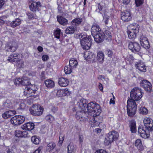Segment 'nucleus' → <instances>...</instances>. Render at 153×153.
<instances>
[{"instance_id":"obj_21","label":"nucleus","mask_w":153,"mask_h":153,"mask_svg":"<svg viewBox=\"0 0 153 153\" xmlns=\"http://www.w3.org/2000/svg\"><path fill=\"white\" fill-rule=\"evenodd\" d=\"M57 19L58 22L62 25L66 26L68 23V20L64 17L58 16H57Z\"/></svg>"},{"instance_id":"obj_37","label":"nucleus","mask_w":153,"mask_h":153,"mask_svg":"<svg viewBox=\"0 0 153 153\" xmlns=\"http://www.w3.org/2000/svg\"><path fill=\"white\" fill-rule=\"evenodd\" d=\"M91 114V113H90ZM91 116H92V120L93 119V121H92V123H94V125L95 126H98L100 123L102 122V120H98V117H97V115L96 116L93 117L92 115H91V114H90Z\"/></svg>"},{"instance_id":"obj_1","label":"nucleus","mask_w":153,"mask_h":153,"mask_svg":"<svg viewBox=\"0 0 153 153\" xmlns=\"http://www.w3.org/2000/svg\"><path fill=\"white\" fill-rule=\"evenodd\" d=\"M79 108L85 112L91 113V115L93 117L99 115L101 113V110L100 105L93 102H91L87 105V102L84 99H80L78 102L77 104Z\"/></svg>"},{"instance_id":"obj_38","label":"nucleus","mask_w":153,"mask_h":153,"mask_svg":"<svg viewBox=\"0 0 153 153\" xmlns=\"http://www.w3.org/2000/svg\"><path fill=\"white\" fill-rule=\"evenodd\" d=\"M22 81L21 85H28L31 84L30 80L27 77H24L22 78Z\"/></svg>"},{"instance_id":"obj_20","label":"nucleus","mask_w":153,"mask_h":153,"mask_svg":"<svg viewBox=\"0 0 153 153\" xmlns=\"http://www.w3.org/2000/svg\"><path fill=\"white\" fill-rule=\"evenodd\" d=\"M58 82L61 86L66 87L68 84L69 82L67 78L61 77L59 79Z\"/></svg>"},{"instance_id":"obj_53","label":"nucleus","mask_w":153,"mask_h":153,"mask_svg":"<svg viewBox=\"0 0 153 153\" xmlns=\"http://www.w3.org/2000/svg\"><path fill=\"white\" fill-rule=\"evenodd\" d=\"M28 18L29 19H32L35 18V16L31 12L28 13H27Z\"/></svg>"},{"instance_id":"obj_24","label":"nucleus","mask_w":153,"mask_h":153,"mask_svg":"<svg viewBox=\"0 0 153 153\" xmlns=\"http://www.w3.org/2000/svg\"><path fill=\"white\" fill-rule=\"evenodd\" d=\"M128 30L134 31L136 33H138L139 30V26L135 23L132 24L128 25Z\"/></svg>"},{"instance_id":"obj_46","label":"nucleus","mask_w":153,"mask_h":153,"mask_svg":"<svg viewBox=\"0 0 153 153\" xmlns=\"http://www.w3.org/2000/svg\"><path fill=\"white\" fill-rule=\"evenodd\" d=\"M45 119L47 120L51 123L54 120V118L52 116L49 114L46 117Z\"/></svg>"},{"instance_id":"obj_59","label":"nucleus","mask_w":153,"mask_h":153,"mask_svg":"<svg viewBox=\"0 0 153 153\" xmlns=\"http://www.w3.org/2000/svg\"><path fill=\"white\" fill-rule=\"evenodd\" d=\"M22 137H28V134L27 131H22Z\"/></svg>"},{"instance_id":"obj_49","label":"nucleus","mask_w":153,"mask_h":153,"mask_svg":"<svg viewBox=\"0 0 153 153\" xmlns=\"http://www.w3.org/2000/svg\"><path fill=\"white\" fill-rule=\"evenodd\" d=\"M17 62V66L19 68H23L24 66V62L22 60H19L16 62Z\"/></svg>"},{"instance_id":"obj_25","label":"nucleus","mask_w":153,"mask_h":153,"mask_svg":"<svg viewBox=\"0 0 153 153\" xmlns=\"http://www.w3.org/2000/svg\"><path fill=\"white\" fill-rule=\"evenodd\" d=\"M18 54L17 53H15L12 54L10 55L7 60L11 62H17L18 61Z\"/></svg>"},{"instance_id":"obj_42","label":"nucleus","mask_w":153,"mask_h":153,"mask_svg":"<svg viewBox=\"0 0 153 153\" xmlns=\"http://www.w3.org/2000/svg\"><path fill=\"white\" fill-rule=\"evenodd\" d=\"M32 142L35 144H38L39 143V139L36 136H34L31 138Z\"/></svg>"},{"instance_id":"obj_39","label":"nucleus","mask_w":153,"mask_h":153,"mask_svg":"<svg viewBox=\"0 0 153 153\" xmlns=\"http://www.w3.org/2000/svg\"><path fill=\"white\" fill-rule=\"evenodd\" d=\"M78 62L77 60L74 59H70L69 62V66H71L73 68H75Z\"/></svg>"},{"instance_id":"obj_55","label":"nucleus","mask_w":153,"mask_h":153,"mask_svg":"<svg viewBox=\"0 0 153 153\" xmlns=\"http://www.w3.org/2000/svg\"><path fill=\"white\" fill-rule=\"evenodd\" d=\"M107 55L109 57H111L113 55V52L110 50H108L106 51Z\"/></svg>"},{"instance_id":"obj_29","label":"nucleus","mask_w":153,"mask_h":153,"mask_svg":"<svg viewBox=\"0 0 153 153\" xmlns=\"http://www.w3.org/2000/svg\"><path fill=\"white\" fill-rule=\"evenodd\" d=\"M135 146L139 150L142 151L143 149V146L140 139H137L136 140Z\"/></svg>"},{"instance_id":"obj_58","label":"nucleus","mask_w":153,"mask_h":153,"mask_svg":"<svg viewBox=\"0 0 153 153\" xmlns=\"http://www.w3.org/2000/svg\"><path fill=\"white\" fill-rule=\"evenodd\" d=\"M94 153H107L106 151L103 149L98 150Z\"/></svg>"},{"instance_id":"obj_23","label":"nucleus","mask_w":153,"mask_h":153,"mask_svg":"<svg viewBox=\"0 0 153 153\" xmlns=\"http://www.w3.org/2000/svg\"><path fill=\"white\" fill-rule=\"evenodd\" d=\"M138 132L143 138H146L149 137V135L146 133L145 130L143 127H140L138 128Z\"/></svg>"},{"instance_id":"obj_17","label":"nucleus","mask_w":153,"mask_h":153,"mask_svg":"<svg viewBox=\"0 0 153 153\" xmlns=\"http://www.w3.org/2000/svg\"><path fill=\"white\" fill-rule=\"evenodd\" d=\"M24 91L30 97L36 96L37 94V93H38L36 90L33 89L30 87H26Z\"/></svg>"},{"instance_id":"obj_4","label":"nucleus","mask_w":153,"mask_h":153,"mask_svg":"<svg viewBox=\"0 0 153 153\" xmlns=\"http://www.w3.org/2000/svg\"><path fill=\"white\" fill-rule=\"evenodd\" d=\"M127 107L128 115L130 117L134 116L137 109L136 102L132 100H128L127 102Z\"/></svg>"},{"instance_id":"obj_34","label":"nucleus","mask_w":153,"mask_h":153,"mask_svg":"<svg viewBox=\"0 0 153 153\" xmlns=\"http://www.w3.org/2000/svg\"><path fill=\"white\" fill-rule=\"evenodd\" d=\"M97 59L99 62L102 63L104 61V54L102 51H99L97 53Z\"/></svg>"},{"instance_id":"obj_35","label":"nucleus","mask_w":153,"mask_h":153,"mask_svg":"<svg viewBox=\"0 0 153 153\" xmlns=\"http://www.w3.org/2000/svg\"><path fill=\"white\" fill-rule=\"evenodd\" d=\"M102 36H103V39H102V41L105 39H111V32L108 30H106L104 33L103 32V34H102Z\"/></svg>"},{"instance_id":"obj_6","label":"nucleus","mask_w":153,"mask_h":153,"mask_svg":"<svg viewBox=\"0 0 153 153\" xmlns=\"http://www.w3.org/2000/svg\"><path fill=\"white\" fill-rule=\"evenodd\" d=\"M119 137L117 132L115 131H110L106 137L105 138V143L106 145H108L114 140H116Z\"/></svg>"},{"instance_id":"obj_5","label":"nucleus","mask_w":153,"mask_h":153,"mask_svg":"<svg viewBox=\"0 0 153 153\" xmlns=\"http://www.w3.org/2000/svg\"><path fill=\"white\" fill-rule=\"evenodd\" d=\"M143 93L142 92L141 89L138 87L134 88L130 92V95L131 99L135 102L140 100L143 96Z\"/></svg>"},{"instance_id":"obj_40","label":"nucleus","mask_w":153,"mask_h":153,"mask_svg":"<svg viewBox=\"0 0 153 153\" xmlns=\"http://www.w3.org/2000/svg\"><path fill=\"white\" fill-rule=\"evenodd\" d=\"M84 57L85 59L88 60L92 59L94 57V55L92 53L87 51L85 53Z\"/></svg>"},{"instance_id":"obj_16","label":"nucleus","mask_w":153,"mask_h":153,"mask_svg":"<svg viewBox=\"0 0 153 153\" xmlns=\"http://www.w3.org/2000/svg\"><path fill=\"white\" fill-rule=\"evenodd\" d=\"M70 93L71 92L67 88L60 89L57 91L56 95L58 97H61L69 95Z\"/></svg>"},{"instance_id":"obj_3","label":"nucleus","mask_w":153,"mask_h":153,"mask_svg":"<svg viewBox=\"0 0 153 153\" xmlns=\"http://www.w3.org/2000/svg\"><path fill=\"white\" fill-rule=\"evenodd\" d=\"M80 39V43L82 48L85 50L90 49L92 44L91 36H85L82 34L79 36Z\"/></svg>"},{"instance_id":"obj_61","label":"nucleus","mask_w":153,"mask_h":153,"mask_svg":"<svg viewBox=\"0 0 153 153\" xmlns=\"http://www.w3.org/2000/svg\"><path fill=\"white\" fill-rule=\"evenodd\" d=\"M79 140L80 143L83 142V137L82 135H80L79 136Z\"/></svg>"},{"instance_id":"obj_63","label":"nucleus","mask_w":153,"mask_h":153,"mask_svg":"<svg viewBox=\"0 0 153 153\" xmlns=\"http://www.w3.org/2000/svg\"><path fill=\"white\" fill-rule=\"evenodd\" d=\"M59 142L60 143H62L64 140V137L63 136H60L59 137Z\"/></svg>"},{"instance_id":"obj_32","label":"nucleus","mask_w":153,"mask_h":153,"mask_svg":"<svg viewBox=\"0 0 153 153\" xmlns=\"http://www.w3.org/2000/svg\"><path fill=\"white\" fill-rule=\"evenodd\" d=\"M82 21L81 18H76L71 21V24L73 25L76 26L81 24Z\"/></svg>"},{"instance_id":"obj_62","label":"nucleus","mask_w":153,"mask_h":153,"mask_svg":"<svg viewBox=\"0 0 153 153\" xmlns=\"http://www.w3.org/2000/svg\"><path fill=\"white\" fill-rule=\"evenodd\" d=\"M130 1L131 0H123V4L126 5L130 3Z\"/></svg>"},{"instance_id":"obj_22","label":"nucleus","mask_w":153,"mask_h":153,"mask_svg":"<svg viewBox=\"0 0 153 153\" xmlns=\"http://www.w3.org/2000/svg\"><path fill=\"white\" fill-rule=\"evenodd\" d=\"M16 111H15L10 110L5 111L2 114V117L5 119L10 118L16 114Z\"/></svg>"},{"instance_id":"obj_31","label":"nucleus","mask_w":153,"mask_h":153,"mask_svg":"<svg viewBox=\"0 0 153 153\" xmlns=\"http://www.w3.org/2000/svg\"><path fill=\"white\" fill-rule=\"evenodd\" d=\"M46 86L48 88H53L55 85L54 82L51 79H47L45 82Z\"/></svg>"},{"instance_id":"obj_7","label":"nucleus","mask_w":153,"mask_h":153,"mask_svg":"<svg viewBox=\"0 0 153 153\" xmlns=\"http://www.w3.org/2000/svg\"><path fill=\"white\" fill-rule=\"evenodd\" d=\"M31 114L35 116H40L42 114L43 111V108L39 105H33L30 109Z\"/></svg>"},{"instance_id":"obj_12","label":"nucleus","mask_w":153,"mask_h":153,"mask_svg":"<svg viewBox=\"0 0 153 153\" xmlns=\"http://www.w3.org/2000/svg\"><path fill=\"white\" fill-rule=\"evenodd\" d=\"M121 19L124 22H128L131 19V13L129 11L126 10L121 13Z\"/></svg>"},{"instance_id":"obj_52","label":"nucleus","mask_w":153,"mask_h":153,"mask_svg":"<svg viewBox=\"0 0 153 153\" xmlns=\"http://www.w3.org/2000/svg\"><path fill=\"white\" fill-rule=\"evenodd\" d=\"M22 79L20 78L16 79L15 80L14 83L16 85H19L20 84L21 85V82H22Z\"/></svg>"},{"instance_id":"obj_11","label":"nucleus","mask_w":153,"mask_h":153,"mask_svg":"<svg viewBox=\"0 0 153 153\" xmlns=\"http://www.w3.org/2000/svg\"><path fill=\"white\" fill-rule=\"evenodd\" d=\"M128 48L133 52H139L141 48L140 45L136 42H130L128 44Z\"/></svg>"},{"instance_id":"obj_48","label":"nucleus","mask_w":153,"mask_h":153,"mask_svg":"<svg viewBox=\"0 0 153 153\" xmlns=\"http://www.w3.org/2000/svg\"><path fill=\"white\" fill-rule=\"evenodd\" d=\"M103 21L105 24L107 25L109 21H110V17L108 16L105 15L103 16Z\"/></svg>"},{"instance_id":"obj_10","label":"nucleus","mask_w":153,"mask_h":153,"mask_svg":"<svg viewBox=\"0 0 153 153\" xmlns=\"http://www.w3.org/2000/svg\"><path fill=\"white\" fill-rule=\"evenodd\" d=\"M141 86L144 88L147 91L150 92L152 90V85L151 83L148 80L144 79L142 80L140 82Z\"/></svg>"},{"instance_id":"obj_26","label":"nucleus","mask_w":153,"mask_h":153,"mask_svg":"<svg viewBox=\"0 0 153 153\" xmlns=\"http://www.w3.org/2000/svg\"><path fill=\"white\" fill-rule=\"evenodd\" d=\"M76 30V26L71 25L68 27L65 30V32L67 34L73 33Z\"/></svg>"},{"instance_id":"obj_43","label":"nucleus","mask_w":153,"mask_h":153,"mask_svg":"<svg viewBox=\"0 0 153 153\" xmlns=\"http://www.w3.org/2000/svg\"><path fill=\"white\" fill-rule=\"evenodd\" d=\"M139 113L143 115H146L148 113L147 108L144 107H141L139 109Z\"/></svg>"},{"instance_id":"obj_2","label":"nucleus","mask_w":153,"mask_h":153,"mask_svg":"<svg viewBox=\"0 0 153 153\" xmlns=\"http://www.w3.org/2000/svg\"><path fill=\"white\" fill-rule=\"evenodd\" d=\"M91 34L94 37L95 42L97 43H100L102 42L103 36L102 34L103 32L99 26L97 24H94L91 28Z\"/></svg>"},{"instance_id":"obj_27","label":"nucleus","mask_w":153,"mask_h":153,"mask_svg":"<svg viewBox=\"0 0 153 153\" xmlns=\"http://www.w3.org/2000/svg\"><path fill=\"white\" fill-rule=\"evenodd\" d=\"M21 23L20 19L19 18H16L10 23V25L11 27L14 28L20 25Z\"/></svg>"},{"instance_id":"obj_14","label":"nucleus","mask_w":153,"mask_h":153,"mask_svg":"<svg viewBox=\"0 0 153 153\" xmlns=\"http://www.w3.org/2000/svg\"><path fill=\"white\" fill-rule=\"evenodd\" d=\"M18 47L17 43L14 42H9L6 46V48L8 51L11 52H14L17 49Z\"/></svg>"},{"instance_id":"obj_44","label":"nucleus","mask_w":153,"mask_h":153,"mask_svg":"<svg viewBox=\"0 0 153 153\" xmlns=\"http://www.w3.org/2000/svg\"><path fill=\"white\" fill-rule=\"evenodd\" d=\"M140 44L142 47L146 49L149 48L150 46L149 42L148 40L145 41Z\"/></svg>"},{"instance_id":"obj_51","label":"nucleus","mask_w":153,"mask_h":153,"mask_svg":"<svg viewBox=\"0 0 153 153\" xmlns=\"http://www.w3.org/2000/svg\"><path fill=\"white\" fill-rule=\"evenodd\" d=\"M140 44L148 40L147 38L143 35H141L140 36Z\"/></svg>"},{"instance_id":"obj_56","label":"nucleus","mask_w":153,"mask_h":153,"mask_svg":"<svg viewBox=\"0 0 153 153\" xmlns=\"http://www.w3.org/2000/svg\"><path fill=\"white\" fill-rule=\"evenodd\" d=\"M5 3V1L4 0H0V10L2 8Z\"/></svg>"},{"instance_id":"obj_33","label":"nucleus","mask_w":153,"mask_h":153,"mask_svg":"<svg viewBox=\"0 0 153 153\" xmlns=\"http://www.w3.org/2000/svg\"><path fill=\"white\" fill-rule=\"evenodd\" d=\"M138 33L129 30H128L127 31L128 37L130 39H133L136 38Z\"/></svg>"},{"instance_id":"obj_36","label":"nucleus","mask_w":153,"mask_h":153,"mask_svg":"<svg viewBox=\"0 0 153 153\" xmlns=\"http://www.w3.org/2000/svg\"><path fill=\"white\" fill-rule=\"evenodd\" d=\"M91 114V113H90ZM91 116H92V120L93 119V121H92V123H94V125L95 126H98L100 123L102 122V120H98V117H97V115L96 116L93 117L92 115H91V114H90Z\"/></svg>"},{"instance_id":"obj_15","label":"nucleus","mask_w":153,"mask_h":153,"mask_svg":"<svg viewBox=\"0 0 153 153\" xmlns=\"http://www.w3.org/2000/svg\"><path fill=\"white\" fill-rule=\"evenodd\" d=\"M40 2H36L35 1H32L30 2V10L33 12H35L38 10L39 8L41 6Z\"/></svg>"},{"instance_id":"obj_8","label":"nucleus","mask_w":153,"mask_h":153,"mask_svg":"<svg viewBox=\"0 0 153 153\" xmlns=\"http://www.w3.org/2000/svg\"><path fill=\"white\" fill-rule=\"evenodd\" d=\"M25 117L21 115H16L10 120L12 124L15 125H18L22 123L25 120Z\"/></svg>"},{"instance_id":"obj_45","label":"nucleus","mask_w":153,"mask_h":153,"mask_svg":"<svg viewBox=\"0 0 153 153\" xmlns=\"http://www.w3.org/2000/svg\"><path fill=\"white\" fill-rule=\"evenodd\" d=\"M73 69L71 66H69V65L67 66H65L64 68L65 72L66 74H69L71 73Z\"/></svg>"},{"instance_id":"obj_18","label":"nucleus","mask_w":153,"mask_h":153,"mask_svg":"<svg viewBox=\"0 0 153 153\" xmlns=\"http://www.w3.org/2000/svg\"><path fill=\"white\" fill-rule=\"evenodd\" d=\"M87 112H85L82 110L76 112V118L78 120H80L81 121L85 122L88 120L87 118L83 117L82 116L85 114Z\"/></svg>"},{"instance_id":"obj_50","label":"nucleus","mask_w":153,"mask_h":153,"mask_svg":"<svg viewBox=\"0 0 153 153\" xmlns=\"http://www.w3.org/2000/svg\"><path fill=\"white\" fill-rule=\"evenodd\" d=\"M15 135L18 137H22V131L17 130L16 131Z\"/></svg>"},{"instance_id":"obj_47","label":"nucleus","mask_w":153,"mask_h":153,"mask_svg":"<svg viewBox=\"0 0 153 153\" xmlns=\"http://www.w3.org/2000/svg\"><path fill=\"white\" fill-rule=\"evenodd\" d=\"M61 32V30L57 28L54 33V35L56 38L58 39L59 38L60 33Z\"/></svg>"},{"instance_id":"obj_57","label":"nucleus","mask_w":153,"mask_h":153,"mask_svg":"<svg viewBox=\"0 0 153 153\" xmlns=\"http://www.w3.org/2000/svg\"><path fill=\"white\" fill-rule=\"evenodd\" d=\"M42 58V60L44 61H47L49 58L48 56L46 55H43Z\"/></svg>"},{"instance_id":"obj_13","label":"nucleus","mask_w":153,"mask_h":153,"mask_svg":"<svg viewBox=\"0 0 153 153\" xmlns=\"http://www.w3.org/2000/svg\"><path fill=\"white\" fill-rule=\"evenodd\" d=\"M135 67L141 72H145L146 71V67L145 63L142 61H140L135 63Z\"/></svg>"},{"instance_id":"obj_64","label":"nucleus","mask_w":153,"mask_h":153,"mask_svg":"<svg viewBox=\"0 0 153 153\" xmlns=\"http://www.w3.org/2000/svg\"><path fill=\"white\" fill-rule=\"evenodd\" d=\"M97 6L98 9H99L100 11L102 10L103 9V7H102V4H101L100 3L98 4Z\"/></svg>"},{"instance_id":"obj_19","label":"nucleus","mask_w":153,"mask_h":153,"mask_svg":"<svg viewBox=\"0 0 153 153\" xmlns=\"http://www.w3.org/2000/svg\"><path fill=\"white\" fill-rule=\"evenodd\" d=\"M34 124L30 122H28L24 124L21 126L22 128L25 130L30 131L34 128Z\"/></svg>"},{"instance_id":"obj_9","label":"nucleus","mask_w":153,"mask_h":153,"mask_svg":"<svg viewBox=\"0 0 153 153\" xmlns=\"http://www.w3.org/2000/svg\"><path fill=\"white\" fill-rule=\"evenodd\" d=\"M144 126L149 131L153 130V120L149 117H145L143 120Z\"/></svg>"},{"instance_id":"obj_41","label":"nucleus","mask_w":153,"mask_h":153,"mask_svg":"<svg viewBox=\"0 0 153 153\" xmlns=\"http://www.w3.org/2000/svg\"><path fill=\"white\" fill-rule=\"evenodd\" d=\"M67 147L68 153H71L74 152L75 148L72 143H70L69 144L68 146Z\"/></svg>"},{"instance_id":"obj_30","label":"nucleus","mask_w":153,"mask_h":153,"mask_svg":"<svg viewBox=\"0 0 153 153\" xmlns=\"http://www.w3.org/2000/svg\"><path fill=\"white\" fill-rule=\"evenodd\" d=\"M56 144L53 142H50L47 145L46 149L49 152H51L55 148Z\"/></svg>"},{"instance_id":"obj_54","label":"nucleus","mask_w":153,"mask_h":153,"mask_svg":"<svg viewBox=\"0 0 153 153\" xmlns=\"http://www.w3.org/2000/svg\"><path fill=\"white\" fill-rule=\"evenodd\" d=\"M135 3L137 6H140L142 4L143 2V0H135Z\"/></svg>"},{"instance_id":"obj_60","label":"nucleus","mask_w":153,"mask_h":153,"mask_svg":"<svg viewBox=\"0 0 153 153\" xmlns=\"http://www.w3.org/2000/svg\"><path fill=\"white\" fill-rule=\"evenodd\" d=\"M42 149V147L40 146L35 150L33 153H39Z\"/></svg>"},{"instance_id":"obj_28","label":"nucleus","mask_w":153,"mask_h":153,"mask_svg":"<svg viewBox=\"0 0 153 153\" xmlns=\"http://www.w3.org/2000/svg\"><path fill=\"white\" fill-rule=\"evenodd\" d=\"M130 130L132 133H135L136 131V126L135 121L131 120L129 122Z\"/></svg>"}]
</instances>
